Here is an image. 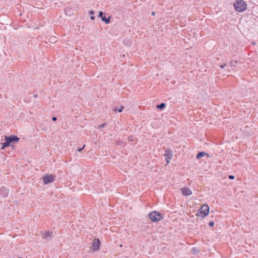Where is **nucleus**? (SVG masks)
I'll use <instances>...</instances> for the list:
<instances>
[{"instance_id":"1","label":"nucleus","mask_w":258,"mask_h":258,"mask_svg":"<svg viewBox=\"0 0 258 258\" xmlns=\"http://www.w3.org/2000/svg\"><path fill=\"white\" fill-rule=\"evenodd\" d=\"M148 216L153 222L161 221L164 218V216L162 214L156 211H153L149 213Z\"/></svg>"},{"instance_id":"2","label":"nucleus","mask_w":258,"mask_h":258,"mask_svg":"<svg viewBox=\"0 0 258 258\" xmlns=\"http://www.w3.org/2000/svg\"><path fill=\"white\" fill-rule=\"evenodd\" d=\"M209 213V207L207 204H204L198 210L197 215L202 218L206 217Z\"/></svg>"},{"instance_id":"3","label":"nucleus","mask_w":258,"mask_h":258,"mask_svg":"<svg viewBox=\"0 0 258 258\" xmlns=\"http://www.w3.org/2000/svg\"><path fill=\"white\" fill-rule=\"evenodd\" d=\"M54 181V176L52 174H46L43 177V182L45 184H48Z\"/></svg>"},{"instance_id":"4","label":"nucleus","mask_w":258,"mask_h":258,"mask_svg":"<svg viewBox=\"0 0 258 258\" xmlns=\"http://www.w3.org/2000/svg\"><path fill=\"white\" fill-rule=\"evenodd\" d=\"M100 241L99 238L95 240L92 243V247L93 251H96L99 249L100 246Z\"/></svg>"},{"instance_id":"5","label":"nucleus","mask_w":258,"mask_h":258,"mask_svg":"<svg viewBox=\"0 0 258 258\" xmlns=\"http://www.w3.org/2000/svg\"><path fill=\"white\" fill-rule=\"evenodd\" d=\"M182 195L184 196H189L192 195V192L188 187H182L180 189Z\"/></svg>"},{"instance_id":"6","label":"nucleus","mask_w":258,"mask_h":258,"mask_svg":"<svg viewBox=\"0 0 258 258\" xmlns=\"http://www.w3.org/2000/svg\"><path fill=\"white\" fill-rule=\"evenodd\" d=\"M9 194V189L5 186L0 188V196L3 197H6Z\"/></svg>"},{"instance_id":"7","label":"nucleus","mask_w":258,"mask_h":258,"mask_svg":"<svg viewBox=\"0 0 258 258\" xmlns=\"http://www.w3.org/2000/svg\"><path fill=\"white\" fill-rule=\"evenodd\" d=\"M242 0H237L234 4V6L236 11L241 12H242V5H241Z\"/></svg>"},{"instance_id":"8","label":"nucleus","mask_w":258,"mask_h":258,"mask_svg":"<svg viewBox=\"0 0 258 258\" xmlns=\"http://www.w3.org/2000/svg\"><path fill=\"white\" fill-rule=\"evenodd\" d=\"M164 156L165 157L167 164L169 163V160L171 159L172 157V153L171 151H166V153L164 154Z\"/></svg>"},{"instance_id":"9","label":"nucleus","mask_w":258,"mask_h":258,"mask_svg":"<svg viewBox=\"0 0 258 258\" xmlns=\"http://www.w3.org/2000/svg\"><path fill=\"white\" fill-rule=\"evenodd\" d=\"M10 141L12 143H16L19 140V138L17 137L16 135H11L10 136H8Z\"/></svg>"},{"instance_id":"10","label":"nucleus","mask_w":258,"mask_h":258,"mask_svg":"<svg viewBox=\"0 0 258 258\" xmlns=\"http://www.w3.org/2000/svg\"><path fill=\"white\" fill-rule=\"evenodd\" d=\"M205 155H207L208 156H209L208 154L205 152H200L197 154L196 158L197 159H199L201 157H204Z\"/></svg>"},{"instance_id":"11","label":"nucleus","mask_w":258,"mask_h":258,"mask_svg":"<svg viewBox=\"0 0 258 258\" xmlns=\"http://www.w3.org/2000/svg\"><path fill=\"white\" fill-rule=\"evenodd\" d=\"M166 107V104L165 103H161L159 104H158L157 106H156V107L157 109H159V110H163L164 108H165V107Z\"/></svg>"},{"instance_id":"12","label":"nucleus","mask_w":258,"mask_h":258,"mask_svg":"<svg viewBox=\"0 0 258 258\" xmlns=\"http://www.w3.org/2000/svg\"><path fill=\"white\" fill-rule=\"evenodd\" d=\"M52 232H50L49 231L46 232L43 236V238L47 239L48 238L52 236Z\"/></svg>"},{"instance_id":"13","label":"nucleus","mask_w":258,"mask_h":258,"mask_svg":"<svg viewBox=\"0 0 258 258\" xmlns=\"http://www.w3.org/2000/svg\"><path fill=\"white\" fill-rule=\"evenodd\" d=\"M191 252L194 254H197L200 252V250L197 247H193L191 250Z\"/></svg>"},{"instance_id":"14","label":"nucleus","mask_w":258,"mask_h":258,"mask_svg":"<svg viewBox=\"0 0 258 258\" xmlns=\"http://www.w3.org/2000/svg\"><path fill=\"white\" fill-rule=\"evenodd\" d=\"M110 17H109V18H106L105 17H102V21L104 22L106 24H109L110 23Z\"/></svg>"},{"instance_id":"15","label":"nucleus","mask_w":258,"mask_h":258,"mask_svg":"<svg viewBox=\"0 0 258 258\" xmlns=\"http://www.w3.org/2000/svg\"><path fill=\"white\" fill-rule=\"evenodd\" d=\"M5 141H6V142H5L7 144V145L8 146H10L11 142L10 141V140L8 138V136H5Z\"/></svg>"},{"instance_id":"16","label":"nucleus","mask_w":258,"mask_h":258,"mask_svg":"<svg viewBox=\"0 0 258 258\" xmlns=\"http://www.w3.org/2000/svg\"><path fill=\"white\" fill-rule=\"evenodd\" d=\"M123 108L124 107L123 106H121L120 107L119 109H118V108L117 107H115V108H114L113 110L115 112H116L117 111H118L119 112H121L122 111Z\"/></svg>"},{"instance_id":"17","label":"nucleus","mask_w":258,"mask_h":258,"mask_svg":"<svg viewBox=\"0 0 258 258\" xmlns=\"http://www.w3.org/2000/svg\"><path fill=\"white\" fill-rule=\"evenodd\" d=\"M89 14H90V15H91V17H90V19H91L92 20H94L95 19V17H94V16H93V15H94V11H89Z\"/></svg>"},{"instance_id":"18","label":"nucleus","mask_w":258,"mask_h":258,"mask_svg":"<svg viewBox=\"0 0 258 258\" xmlns=\"http://www.w3.org/2000/svg\"><path fill=\"white\" fill-rule=\"evenodd\" d=\"M9 147L7 144L6 143V142H4L2 143V147L1 148V150L5 149L6 147Z\"/></svg>"},{"instance_id":"19","label":"nucleus","mask_w":258,"mask_h":258,"mask_svg":"<svg viewBox=\"0 0 258 258\" xmlns=\"http://www.w3.org/2000/svg\"><path fill=\"white\" fill-rule=\"evenodd\" d=\"M214 225H215V223H214V221H210L209 223V226L210 227H213L214 226Z\"/></svg>"},{"instance_id":"20","label":"nucleus","mask_w":258,"mask_h":258,"mask_svg":"<svg viewBox=\"0 0 258 258\" xmlns=\"http://www.w3.org/2000/svg\"><path fill=\"white\" fill-rule=\"evenodd\" d=\"M104 14V13L103 12H101V11L99 13L98 17L101 18V19H102V17H104V16H103V15Z\"/></svg>"},{"instance_id":"21","label":"nucleus","mask_w":258,"mask_h":258,"mask_svg":"<svg viewBox=\"0 0 258 258\" xmlns=\"http://www.w3.org/2000/svg\"><path fill=\"white\" fill-rule=\"evenodd\" d=\"M85 147V145H84L82 147L78 148L77 149V151L80 152H81L83 150V149Z\"/></svg>"},{"instance_id":"22","label":"nucleus","mask_w":258,"mask_h":258,"mask_svg":"<svg viewBox=\"0 0 258 258\" xmlns=\"http://www.w3.org/2000/svg\"><path fill=\"white\" fill-rule=\"evenodd\" d=\"M246 5L245 2L243 1V11L246 9Z\"/></svg>"},{"instance_id":"23","label":"nucleus","mask_w":258,"mask_h":258,"mask_svg":"<svg viewBox=\"0 0 258 258\" xmlns=\"http://www.w3.org/2000/svg\"><path fill=\"white\" fill-rule=\"evenodd\" d=\"M229 178L230 179H234L235 177L234 175H229L228 176Z\"/></svg>"},{"instance_id":"24","label":"nucleus","mask_w":258,"mask_h":258,"mask_svg":"<svg viewBox=\"0 0 258 258\" xmlns=\"http://www.w3.org/2000/svg\"><path fill=\"white\" fill-rule=\"evenodd\" d=\"M106 125V123H103L101 125H99V127L100 128H102V127H104L105 125Z\"/></svg>"},{"instance_id":"25","label":"nucleus","mask_w":258,"mask_h":258,"mask_svg":"<svg viewBox=\"0 0 258 258\" xmlns=\"http://www.w3.org/2000/svg\"><path fill=\"white\" fill-rule=\"evenodd\" d=\"M52 120L53 121H56V120H57V117H55V116H53V117H52Z\"/></svg>"},{"instance_id":"26","label":"nucleus","mask_w":258,"mask_h":258,"mask_svg":"<svg viewBox=\"0 0 258 258\" xmlns=\"http://www.w3.org/2000/svg\"><path fill=\"white\" fill-rule=\"evenodd\" d=\"M225 66V64H221L220 66V67L221 68H223Z\"/></svg>"},{"instance_id":"27","label":"nucleus","mask_w":258,"mask_h":258,"mask_svg":"<svg viewBox=\"0 0 258 258\" xmlns=\"http://www.w3.org/2000/svg\"><path fill=\"white\" fill-rule=\"evenodd\" d=\"M56 41V40H55V38H52V40H51V41H52H52Z\"/></svg>"},{"instance_id":"28","label":"nucleus","mask_w":258,"mask_h":258,"mask_svg":"<svg viewBox=\"0 0 258 258\" xmlns=\"http://www.w3.org/2000/svg\"><path fill=\"white\" fill-rule=\"evenodd\" d=\"M152 15H155V12H153L152 13Z\"/></svg>"},{"instance_id":"29","label":"nucleus","mask_w":258,"mask_h":258,"mask_svg":"<svg viewBox=\"0 0 258 258\" xmlns=\"http://www.w3.org/2000/svg\"><path fill=\"white\" fill-rule=\"evenodd\" d=\"M24 101H26V102H28L29 101V100H24Z\"/></svg>"},{"instance_id":"30","label":"nucleus","mask_w":258,"mask_h":258,"mask_svg":"<svg viewBox=\"0 0 258 258\" xmlns=\"http://www.w3.org/2000/svg\"><path fill=\"white\" fill-rule=\"evenodd\" d=\"M122 244L120 245V247H122Z\"/></svg>"}]
</instances>
